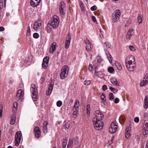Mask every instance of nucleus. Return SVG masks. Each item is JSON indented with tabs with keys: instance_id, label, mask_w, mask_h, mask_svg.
Wrapping results in <instances>:
<instances>
[{
	"instance_id": "bf43d9fd",
	"label": "nucleus",
	"mask_w": 148,
	"mask_h": 148,
	"mask_svg": "<svg viewBox=\"0 0 148 148\" xmlns=\"http://www.w3.org/2000/svg\"><path fill=\"white\" fill-rule=\"evenodd\" d=\"M91 18L92 21L94 22H97V21L96 19V18L95 16H91Z\"/></svg>"
},
{
	"instance_id": "a211bd4d",
	"label": "nucleus",
	"mask_w": 148,
	"mask_h": 148,
	"mask_svg": "<svg viewBox=\"0 0 148 148\" xmlns=\"http://www.w3.org/2000/svg\"><path fill=\"white\" fill-rule=\"evenodd\" d=\"M41 0H31L30 5L33 7H36L39 5Z\"/></svg>"
},
{
	"instance_id": "79ce46f5",
	"label": "nucleus",
	"mask_w": 148,
	"mask_h": 148,
	"mask_svg": "<svg viewBox=\"0 0 148 148\" xmlns=\"http://www.w3.org/2000/svg\"><path fill=\"white\" fill-rule=\"evenodd\" d=\"M91 82L90 80L85 81L84 82V84L85 86H88L90 84Z\"/></svg>"
},
{
	"instance_id": "864d4df0",
	"label": "nucleus",
	"mask_w": 148,
	"mask_h": 148,
	"mask_svg": "<svg viewBox=\"0 0 148 148\" xmlns=\"http://www.w3.org/2000/svg\"><path fill=\"white\" fill-rule=\"evenodd\" d=\"M129 48L130 50L132 51H134L135 50V49L134 47L132 45H130L129 46Z\"/></svg>"
},
{
	"instance_id": "6e6d98bb",
	"label": "nucleus",
	"mask_w": 148,
	"mask_h": 148,
	"mask_svg": "<svg viewBox=\"0 0 148 148\" xmlns=\"http://www.w3.org/2000/svg\"><path fill=\"white\" fill-rule=\"evenodd\" d=\"M139 117H136L134 119V121L136 123H138L139 122Z\"/></svg>"
},
{
	"instance_id": "8fccbe9b",
	"label": "nucleus",
	"mask_w": 148,
	"mask_h": 148,
	"mask_svg": "<svg viewBox=\"0 0 148 148\" xmlns=\"http://www.w3.org/2000/svg\"><path fill=\"white\" fill-rule=\"evenodd\" d=\"M73 138H69V143H68V145H67V146H68L70 144H73Z\"/></svg>"
},
{
	"instance_id": "a19ab883",
	"label": "nucleus",
	"mask_w": 148,
	"mask_h": 148,
	"mask_svg": "<svg viewBox=\"0 0 148 148\" xmlns=\"http://www.w3.org/2000/svg\"><path fill=\"white\" fill-rule=\"evenodd\" d=\"M49 23H48L47 27V30L48 33H50L51 30V29L49 26Z\"/></svg>"
},
{
	"instance_id": "49530a36",
	"label": "nucleus",
	"mask_w": 148,
	"mask_h": 148,
	"mask_svg": "<svg viewBox=\"0 0 148 148\" xmlns=\"http://www.w3.org/2000/svg\"><path fill=\"white\" fill-rule=\"evenodd\" d=\"M3 113V107L2 106H0V118L2 116Z\"/></svg>"
},
{
	"instance_id": "4468645a",
	"label": "nucleus",
	"mask_w": 148,
	"mask_h": 148,
	"mask_svg": "<svg viewBox=\"0 0 148 148\" xmlns=\"http://www.w3.org/2000/svg\"><path fill=\"white\" fill-rule=\"evenodd\" d=\"M148 84V73L146 74L144 76L143 80L140 84L141 86L146 85Z\"/></svg>"
},
{
	"instance_id": "c03bdc74",
	"label": "nucleus",
	"mask_w": 148,
	"mask_h": 148,
	"mask_svg": "<svg viewBox=\"0 0 148 148\" xmlns=\"http://www.w3.org/2000/svg\"><path fill=\"white\" fill-rule=\"evenodd\" d=\"M62 104V102L61 101H58L56 103V105L58 107H60Z\"/></svg>"
},
{
	"instance_id": "774afa93",
	"label": "nucleus",
	"mask_w": 148,
	"mask_h": 148,
	"mask_svg": "<svg viewBox=\"0 0 148 148\" xmlns=\"http://www.w3.org/2000/svg\"><path fill=\"white\" fill-rule=\"evenodd\" d=\"M44 80L45 79L43 77H41L40 79V82L42 83L44 81Z\"/></svg>"
},
{
	"instance_id": "9b49d317",
	"label": "nucleus",
	"mask_w": 148,
	"mask_h": 148,
	"mask_svg": "<svg viewBox=\"0 0 148 148\" xmlns=\"http://www.w3.org/2000/svg\"><path fill=\"white\" fill-rule=\"evenodd\" d=\"M95 117L93 119L101 121L104 116L103 114L99 110L96 111L95 113Z\"/></svg>"
},
{
	"instance_id": "9d476101",
	"label": "nucleus",
	"mask_w": 148,
	"mask_h": 148,
	"mask_svg": "<svg viewBox=\"0 0 148 148\" xmlns=\"http://www.w3.org/2000/svg\"><path fill=\"white\" fill-rule=\"evenodd\" d=\"M142 132L145 137H146L148 135V121H145Z\"/></svg>"
},
{
	"instance_id": "4d7b16f0",
	"label": "nucleus",
	"mask_w": 148,
	"mask_h": 148,
	"mask_svg": "<svg viewBox=\"0 0 148 148\" xmlns=\"http://www.w3.org/2000/svg\"><path fill=\"white\" fill-rule=\"evenodd\" d=\"M105 44L106 45V47L108 48H110L111 47V45L109 43L107 42H105Z\"/></svg>"
},
{
	"instance_id": "a18cd8bd",
	"label": "nucleus",
	"mask_w": 148,
	"mask_h": 148,
	"mask_svg": "<svg viewBox=\"0 0 148 148\" xmlns=\"http://www.w3.org/2000/svg\"><path fill=\"white\" fill-rule=\"evenodd\" d=\"M73 115L75 116H77L78 115V110H73Z\"/></svg>"
},
{
	"instance_id": "bb28decb",
	"label": "nucleus",
	"mask_w": 148,
	"mask_h": 148,
	"mask_svg": "<svg viewBox=\"0 0 148 148\" xmlns=\"http://www.w3.org/2000/svg\"><path fill=\"white\" fill-rule=\"evenodd\" d=\"M111 82L114 86H119V84L115 78H113L110 79Z\"/></svg>"
},
{
	"instance_id": "4be33fe9",
	"label": "nucleus",
	"mask_w": 148,
	"mask_h": 148,
	"mask_svg": "<svg viewBox=\"0 0 148 148\" xmlns=\"http://www.w3.org/2000/svg\"><path fill=\"white\" fill-rule=\"evenodd\" d=\"M53 84L52 83H51L49 86L48 90L46 92V94L47 95H49L51 94L53 90Z\"/></svg>"
},
{
	"instance_id": "6e6552de",
	"label": "nucleus",
	"mask_w": 148,
	"mask_h": 148,
	"mask_svg": "<svg viewBox=\"0 0 148 148\" xmlns=\"http://www.w3.org/2000/svg\"><path fill=\"white\" fill-rule=\"evenodd\" d=\"M24 95V92L22 90L19 89L17 92L15 97L16 100L17 101L20 100L21 101H22L23 99Z\"/></svg>"
},
{
	"instance_id": "7c9ffc66",
	"label": "nucleus",
	"mask_w": 148,
	"mask_h": 148,
	"mask_svg": "<svg viewBox=\"0 0 148 148\" xmlns=\"http://www.w3.org/2000/svg\"><path fill=\"white\" fill-rule=\"evenodd\" d=\"M18 107V103L17 102H15L14 103L13 106L12 110L14 112L16 111Z\"/></svg>"
},
{
	"instance_id": "393cba45",
	"label": "nucleus",
	"mask_w": 148,
	"mask_h": 148,
	"mask_svg": "<svg viewBox=\"0 0 148 148\" xmlns=\"http://www.w3.org/2000/svg\"><path fill=\"white\" fill-rule=\"evenodd\" d=\"M79 101L78 100H76L73 108V110H78L79 107Z\"/></svg>"
},
{
	"instance_id": "ea45409f",
	"label": "nucleus",
	"mask_w": 148,
	"mask_h": 148,
	"mask_svg": "<svg viewBox=\"0 0 148 148\" xmlns=\"http://www.w3.org/2000/svg\"><path fill=\"white\" fill-rule=\"evenodd\" d=\"M48 63H43L42 64V67L44 69H46L47 68L48 66Z\"/></svg>"
},
{
	"instance_id": "b1692460",
	"label": "nucleus",
	"mask_w": 148,
	"mask_h": 148,
	"mask_svg": "<svg viewBox=\"0 0 148 148\" xmlns=\"http://www.w3.org/2000/svg\"><path fill=\"white\" fill-rule=\"evenodd\" d=\"M105 51L106 53V54L108 57V58L110 62L111 63L112 62V57L109 52L107 49H105Z\"/></svg>"
},
{
	"instance_id": "20e7f679",
	"label": "nucleus",
	"mask_w": 148,
	"mask_h": 148,
	"mask_svg": "<svg viewBox=\"0 0 148 148\" xmlns=\"http://www.w3.org/2000/svg\"><path fill=\"white\" fill-rule=\"evenodd\" d=\"M30 91L32 93V98L34 101H36L38 97V91L36 86L34 84L31 85Z\"/></svg>"
},
{
	"instance_id": "dca6fc26",
	"label": "nucleus",
	"mask_w": 148,
	"mask_h": 148,
	"mask_svg": "<svg viewBox=\"0 0 148 148\" xmlns=\"http://www.w3.org/2000/svg\"><path fill=\"white\" fill-rule=\"evenodd\" d=\"M71 40V34L69 33L68 34L67 37L66 38V42L65 43V47L66 49H68L69 47L70 44Z\"/></svg>"
},
{
	"instance_id": "c9c22d12",
	"label": "nucleus",
	"mask_w": 148,
	"mask_h": 148,
	"mask_svg": "<svg viewBox=\"0 0 148 148\" xmlns=\"http://www.w3.org/2000/svg\"><path fill=\"white\" fill-rule=\"evenodd\" d=\"M101 99L103 102H105V95L104 93H102L101 96Z\"/></svg>"
},
{
	"instance_id": "473e14b6",
	"label": "nucleus",
	"mask_w": 148,
	"mask_h": 148,
	"mask_svg": "<svg viewBox=\"0 0 148 148\" xmlns=\"http://www.w3.org/2000/svg\"><path fill=\"white\" fill-rule=\"evenodd\" d=\"M49 60V57L48 56H46L44 58L42 62L48 64Z\"/></svg>"
},
{
	"instance_id": "13d9d810",
	"label": "nucleus",
	"mask_w": 148,
	"mask_h": 148,
	"mask_svg": "<svg viewBox=\"0 0 148 148\" xmlns=\"http://www.w3.org/2000/svg\"><path fill=\"white\" fill-rule=\"evenodd\" d=\"M102 89L103 91H105L107 89V86L105 84L103 85L102 86Z\"/></svg>"
},
{
	"instance_id": "c85d7f7f",
	"label": "nucleus",
	"mask_w": 148,
	"mask_h": 148,
	"mask_svg": "<svg viewBox=\"0 0 148 148\" xmlns=\"http://www.w3.org/2000/svg\"><path fill=\"white\" fill-rule=\"evenodd\" d=\"M95 75L96 76L99 77H101L103 76V73L100 71L95 72Z\"/></svg>"
},
{
	"instance_id": "f704fd0d",
	"label": "nucleus",
	"mask_w": 148,
	"mask_h": 148,
	"mask_svg": "<svg viewBox=\"0 0 148 148\" xmlns=\"http://www.w3.org/2000/svg\"><path fill=\"white\" fill-rule=\"evenodd\" d=\"M87 114H89L90 113V105L89 104H88L87 105Z\"/></svg>"
},
{
	"instance_id": "052dcab7",
	"label": "nucleus",
	"mask_w": 148,
	"mask_h": 148,
	"mask_svg": "<svg viewBox=\"0 0 148 148\" xmlns=\"http://www.w3.org/2000/svg\"><path fill=\"white\" fill-rule=\"evenodd\" d=\"M119 101V99L118 98H116L115 99L114 102L116 103H118Z\"/></svg>"
},
{
	"instance_id": "603ef678",
	"label": "nucleus",
	"mask_w": 148,
	"mask_h": 148,
	"mask_svg": "<svg viewBox=\"0 0 148 148\" xmlns=\"http://www.w3.org/2000/svg\"><path fill=\"white\" fill-rule=\"evenodd\" d=\"M97 9V7L96 6L94 5L92 6L91 8L90 9L92 11H95V10H96Z\"/></svg>"
},
{
	"instance_id": "cd10ccee",
	"label": "nucleus",
	"mask_w": 148,
	"mask_h": 148,
	"mask_svg": "<svg viewBox=\"0 0 148 148\" xmlns=\"http://www.w3.org/2000/svg\"><path fill=\"white\" fill-rule=\"evenodd\" d=\"M16 115L15 114H14L12 116L10 121V123L11 125H14V124L16 121Z\"/></svg>"
},
{
	"instance_id": "6ab92c4d",
	"label": "nucleus",
	"mask_w": 148,
	"mask_h": 148,
	"mask_svg": "<svg viewBox=\"0 0 148 148\" xmlns=\"http://www.w3.org/2000/svg\"><path fill=\"white\" fill-rule=\"evenodd\" d=\"M57 43L56 42H53L52 43L49 49L50 53H53L55 51Z\"/></svg>"
},
{
	"instance_id": "de8ad7c7",
	"label": "nucleus",
	"mask_w": 148,
	"mask_h": 148,
	"mask_svg": "<svg viewBox=\"0 0 148 148\" xmlns=\"http://www.w3.org/2000/svg\"><path fill=\"white\" fill-rule=\"evenodd\" d=\"M65 129H68L69 127V125L68 123H65L64 126Z\"/></svg>"
},
{
	"instance_id": "680f3d73",
	"label": "nucleus",
	"mask_w": 148,
	"mask_h": 148,
	"mask_svg": "<svg viewBox=\"0 0 148 148\" xmlns=\"http://www.w3.org/2000/svg\"><path fill=\"white\" fill-rule=\"evenodd\" d=\"M97 62H100L101 61V59L99 57H97Z\"/></svg>"
},
{
	"instance_id": "09e8293b",
	"label": "nucleus",
	"mask_w": 148,
	"mask_h": 148,
	"mask_svg": "<svg viewBox=\"0 0 148 148\" xmlns=\"http://www.w3.org/2000/svg\"><path fill=\"white\" fill-rule=\"evenodd\" d=\"M33 36L34 38H38L39 37V35L38 33H35L33 34Z\"/></svg>"
},
{
	"instance_id": "f03ea898",
	"label": "nucleus",
	"mask_w": 148,
	"mask_h": 148,
	"mask_svg": "<svg viewBox=\"0 0 148 148\" xmlns=\"http://www.w3.org/2000/svg\"><path fill=\"white\" fill-rule=\"evenodd\" d=\"M60 23L59 18L56 15L53 16L51 21L49 23V26H52L53 28H56L59 25Z\"/></svg>"
},
{
	"instance_id": "a878e982",
	"label": "nucleus",
	"mask_w": 148,
	"mask_h": 148,
	"mask_svg": "<svg viewBox=\"0 0 148 148\" xmlns=\"http://www.w3.org/2000/svg\"><path fill=\"white\" fill-rule=\"evenodd\" d=\"M144 103L143 106L144 108L147 109L148 108V97H145L144 101Z\"/></svg>"
},
{
	"instance_id": "0eeeda50",
	"label": "nucleus",
	"mask_w": 148,
	"mask_h": 148,
	"mask_svg": "<svg viewBox=\"0 0 148 148\" xmlns=\"http://www.w3.org/2000/svg\"><path fill=\"white\" fill-rule=\"evenodd\" d=\"M22 134L20 131H18L16 133L15 136V144L16 146H18L21 139Z\"/></svg>"
},
{
	"instance_id": "e2e57ef3",
	"label": "nucleus",
	"mask_w": 148,
	"mask_h": 148,
	"mask_svg": "<svg viewBox=\"0 0 148 148\" xmlns=\"http://www.w3.org/2000/svg\"><path fill=\"white\" fill-rule=\"evenodd\" d=\"M114 136H113L111 140L110 141H109V143H110V144L112 143V141L114 140Z\"/></svg>"
},
{
	"instance_id": "72a5a7b5",
	"label": "nucleus",
	"mask_w": 148,
	"mask_h": 148,
	"mask_svg": "<svg viewBox=\"0 0 148 148\" xmlns=\"http://www.w3.org/2000/svg\"><path fill=\"white\" fill-rule=\"evenodd\" d=\"M137 20L139 24L142 23L143 21L142 16L140 15L138 16L137 17Z\"/></svg>"
},
{
	"instance_id": "5701e85b",
	"label": "nucleus",
	"mask_w": 148,
	"mask_h": 148,
	"mask_svg": "<svg viewBox=\"0 0 148 148\" xmlns=\"http://www.w3.org/2000/svg\"><path fill=\"white\" fill-rule=\"evenodd\" d=\"M48 123V122L47 121H45L43 123V132L45 134L47 133V125Z\"/></svg>"
},
{
	"instance_id": "aec40b11",
	"label": "nucleus",
	"mask_w": 148,
	"mask_h": 148,
	"mask_svg": "<svg viewBox=\"0 0 148 148\" xmlns=\"http://www.w3.org/2000/svg\"><path fill=\"white\" fill-rule=\"evenodd\" d=\"M134 32L133 29L130 28L127 32V35L126 36L127 39L129 40L130 39L131 37L134 34Z\"/></svg>"
},
{
	"instance_id": "39448f33",
	"label": "nucleus",
	"mask_w": 148,
	"mask_h": 148,
	"mask_svg": "<svg viewBox=\"0 0 148 148\" xmlns=\"http://www.w3.org/2000/svg\"><path fill=\"white\" fill-rule=\"evenodd\" d=\"M69 70V68L67 65H65L62 67L60 74L61 79H64L67 77Z\"/></svg>"
},
{
	"instance_id": "e433bc0d",
	"label": "nucleus",
	"mask_w": 148,
	"mask_h": 148,
	"mask_svg": "<svg viewBox=\"0 0 148 148\" xmlns=\"http://www.w3.org/2000/svg\"><path fill=\"white\" fill-rule=\"evenodd\" d=\"M109 99L110 100H113L114 99V97L112 93H110L109 94Z\"/></svg>"
},
{
	"instance_id": "f3484780",
	"label": "nucleus",
	"mask_w": 148,
	"mask_h": 148,
	"mask_svg": "<svg viewBox=\"0 0 148 148\" xmlns=\"http://www.w3.org/2000/svg\"><path fill=\"white\" fill-rule=\"evenodd\" d=\"M34 132L36 137L37 138H39L41 134L39 128L38 127H35L34 129Z\"/></svg>"
},
{
	"instance_id": "2f4dec72",
	"label": "nucleus",
	"mask_w": 148,
	"mask_h": 148,
	"mask_svg": "<svg viewBox=\"0 0 148 148\" xmlns=\"http://www.w3.org/2000/svg\"><path fill=\"white\" fill-rule=\"evenodd\" d=\"M97 32L98 33H99L100 37L101 38L103 39L104 38L102 32V31L101 29H98L97 30Z\"/></svg>"
},
{
	"instance_id": "7ed1b4c3",
	"label": "nucleus",
	"mask_w": 148,
	"mask_h": 148,
	"mask_svg": "<svg viewBox=\"0 0 148 148\" xmlns=\"http://www.w3.org/2000/svg\"><path fill=\"white\" fill-rule=\"evenodd\" d=\"M121 15L120 10L117 9L115 10L112 15V21L113 23H116L119 19Z\"/></svg>"
},
{
	"instance_id": "37998d69",
	"label": "nucleus",
	"mask_w": 148,
	"mask_h": 148,
	"mask_svg": "<svg viewBox=\"0 0 148 148\" xmlns=\"http://www.w3.org/2000/svg\"><path fill=\"white\" fill-rule=\"evenodd\" d=\"M114 71L113 68L112 67H110L108 69V71L110 73H112Z\"/></svg>"
},
{
	"instance_id": "338daca9",
	"label": "nucleus",
	"mask_w": 148,
	"mask_h": 148,
	"mask_svg": "<svg viewBox=\"0 0 148 148\" xmlns=\"http://www.w3.org/2000/svg\"><path fill=\"white\" fill-rule=\"evenodd\" d=\"M5 29L4 27H0V32L3 31Z\"/></svg>"
},
{
	"instance_id": "ddd939ff",
	"label": "nucleus",
	"mask_w": 148,
	"mask_h": 148,
	"mask_svg": "<svg viewBox=\"0 0 148 148\" xmlns=\"http://www.w3.org/2000/svg\"><path fill=\"white\" fill-rule=\"evenodd\" d=\"M85 43L86 44V49L89 51H91L92 49V46H91L90 42L88 39L86 38L84 40Z\"/></svg>"
},
{
	"instance_id": "f257e3e1",
	"label": "nucleus",
	"mask_w": 148,
	"mask_h": 148,
	"mask_svg": "<svg viewBox=\"0 0 148 148\" xmlns=\"http://www.w3.org/2000/svg\"><path fill=\"white\" fill-rule=\"evenodd\" d=\"M125 64L127 68L130 71H133L135 69L136 63L135 58L133 56L127 57L125 59Z\"/></svg>"
},
{
	"instance_id": "2eb2a0df",
	"label": "nucleus",
	"mask_w": 148,
	"mask_h": 148,
	"mask_svg": "<svg viewBox=\"0 0 148 148\" xmlns=\"http://www.w3.org/2000/svg\"><path fill=\"white\" fill-rule=\"evenodd\" d=\"M41 21L40 19L37 21L34 25L33 29L36 30L39 29L41 26Z\"/></svg>"
},
{
	"instance_id": "58836bf2",
	"label": "nucleus",
	"mask_w": 148,
	"mask_h": 148,
	"mask_svg": "<svg viewBox=\"0 0 148 148\" xmlns=\"http://www.w3.org/2000/svg\"><path fill=\"white\" fill-rule=\"evenodd\" d=\"M67 140H65L63 141L62 144V147L63 148H65L66 145Z\"/></svg>"
},
{
	"instance_id": "423d86ee",
	"label": "nucleus",
	"mask_w": 148,
	"mask_h": 148,
	"mask_svg": "<svg viewBox=\"0 0 148 148\" xmlns=\"http://www.w3.org/2000/svg\"><path fill=\"white\" fill-rule=\"evenodd\" d=\"M95 129L97 130H100L102 128L103 125V123L101 121L92 120Z\"/></svg>"
},
{
	"instance_id": "3c124183",
	"label": "nucleus",
	"mask_w": 148,
	"mask_h": 148,
	"mask_svg": "<svg viewBox=\"0 0 148 148\" xmlns=\"http://www.w3.org/2000/svg\"><path fill=\"white\" fill-rule=\"evenodd\" d=\"M80 6L81 9H82V11H84L85 8L84 6V4L82 3L81 4H80Z\"/></svg>"
},
{
	"instance_id": "c756f323",
	"label": "nucleus",
	"mask_w": 148,
	"mask_h": 148,
	"mask_svg": "<svg viewBox=\"0 0 148 148\" xmlns=\"http://www.w3.org/2000/svg\"><path fill=\"white\" fill-rule=\"evenodd\" d=\"M115 64L118 70L121 71L122 69L121 66L118 62H116L115 63Z\"/></svg>"
},
{
	"instance_id": "f8f14e48",
	"label": "nucleus",
	"mask_w": 148,
	"mask_h": 148,
	"mask_svg": "<svg viewBox=\"0 0 148 148\" xmlns=\"http://www.w3.org/2000/svg\"><path fill=\"white\" fill-rule=\"evenodd\" d=\"M65 3L63 1H61L59 5V11L61 15H64L65 12L64 10Z\"/></svg>"
},
{
	"instance_id": "1a4fd4ad",
	"label": "nucleus",
	"mask_w": 148,
	"mask_h": 148,
	"mask_svg": "<svg viewBox=\"0 0 148 148\" xmlns=\"http://www.w3.org/2000/svg\"><path fill=\"white\" fill-rule=\"evenodd\" d=\"M117 127L118 126L116 123V121L113 122L109 127V132L111 134L115 133L117 130Z\"/></svg>"
},
{
	"instance_id": "69168bd1",
	"label": "nucleus",
	"mask_w": 148,
	"mask_h": 148,
	"mask_svg": "<svg viewBox=\"0 0 148 148\" xmlns=\"http://www.w3.org/2000/svg\"><path fill=\"white\" fill-rule=\"evenodd\" d=\"M144 117L145 118L148 116V112H145L144 114Z\"/></svg>"
},
{
	"instance_id": "412c9836",
	"label": "nucleus",
	"mask_w": 148,
	"mask_h": 148,
	"mask_svg": "<svg viewBox=\"0 0 148 148\" xmlns=\"http://www.w3.org/2000/svg\"><path fill=\"white\" fill-rule=\"evenodd\" d=\"M131 128L130 127H127L125 131V137L128 138L131 135Z\"/></svg>"
},
{
	"instance_id": "5fc2aeb1",
	"label": "nucleus",
	"mask_w": 148,
	"mask_h": 148,
	"mask_svg": "<svg viewBox=\"0 0 148 148\" xmlns=\"http://www.w3.org/2000/svg\"><path fill=\"white\" fill-rule=\"evenodd\" d=\"M88 69L90 71H92L93 70V68L92 66L90 64L89 66Z\"/></svg>"
},
{
	"instance_id": "0e129e2a",
	"label": "nucleus",
	"mask_w": 148,
	"mask_h": 148,
	"mask_svg": "<svg viewBox=\"0 0 148 148\" xmlns=\"http://www.w3.org/2000/svg\"><path fill=\"white\" fill-rule=\"evenodd\" d=\"M114 93H116L118 92V90L117 89L114 88L112 90V91Z\"/></svg>"
},
{
	"instance_id": "4c0bfd02",
	"label": "nucleus",
	"mask_w": 148,
	"mask_h": 148,
	"mask_svg": "<svg viewBox=\"0 0 148 148\" xmlns=\"http://www.w3.org/2000/svg\"><path fill=\"white\" fill-rule=\"evenodd\" d=\"M31 30L30 27H27V31L26 35L27 36H29L31 35Z\"/></svg>"
}]
</instances>
